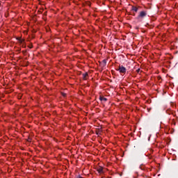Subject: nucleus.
Wrapping results in <instances>:
<instances>
[{
    "label": "nucleus",
    "mask_w": 178,
    "mask_h": 178,
    "mask_svg": "<svg viewBox=\"0 0 178 178\" xmlns=\"http://www.w3.org/2000/svg\"><path fill=\"white\" fill-rule=\"evenodd\" d=\"M147 16V13L145 11H141L138 16V19H143Z\"/></svg>",
    "instance_id": "obj_1"
},
{
    "label": "nucleus",
    "mask_w": 178,
    "mask_h": 178,
    "mask_svg": "<svg viewBox=\"0 0 178 178\" xmlns=\"http://www.w3.org/2000/svg\"><path fill=\"white\" fill-rule=\"evenodd\" d=\"M118 71L120 73H126V67H123V65H121L119 67Z\"/></svg>",
    "instance_id": "obj_2"
},
{
    "label": "nucleus",
    "mask_w": 178,
    "mask_h": 178,
    "mask_svg": "<svg viewBox=\"0 0 178 178\" xmlns=\"http://www.w3.org/2000/svg\"><path fill=\"white\" fill-rule=\"evenodd\" d=\"M83 80H87L88 79V73L86 72L82 74Z\"/></svg>",
    "instance_id": "obj_3"
},
{
    "label": "nucleus",
    "mask_w": 178,
    "mask_h": 178,
    "mask_svg": "<svg viewBox=\"0 0 178 178\" xmlns=\"http://www.w3.org/2000/svg\"><path fill=\"white\" fill-rule=\"evenodd\" d=\"M97 172L99 173H104V168H102V167H100L97 169Z\"/></svg>",
    "instance_id": "obj_4"
},
{
    "label": "nucleus",
    "mask_w": 178,
    "mask_h": 178,
    "mask_svg": "<svg viewBox=\"0 0 178 178\" xmlns=\"http://www.w3.org/2000/svg\"><path fill=\"white\" fill-rule=\"evenodd\" d=\"M132 10H134V12H138V8L134 6L132 7Z\"/></svg>",
    "instance_id": "obj_5"
},
{
    "label": "nucleus",
    "mask_w": 178,
    "mask_h": 178,
    "mask_svg": "<svg viewBox=\"0 0 178 178\" xmlns=\"http://www.w3.org/2000/svg\"><path fill=\"white\" fill-rule=\"evenodd\" d=\"M100 101H104L105 102L107 101V99L106 97H100Z\"/></svg>",
    "instance_id": "obj_6"
},
{
    "label": "nucleus",
    "mask_w": 178,
    "mask_h": 178,
    "mask_svg": "<svg viewBox=\"0 0 178 178\" xmlns=\"http://www.w3.org/2000/svg\"><path fill=\"white\" fill-rule=\"evenodd\" d=\"M19 42H23V40L20 39Z\"/></svg>",
    "instance_id": "obj_7"
},
{
    "label": "nucleus",
    "mask_w": 178,
    "mask_h": 178,
    "mask_svg": "<svg viewBox=\"0 0 178 178\" xmlns=\"http://www.w3.org/2000/svg\"><path fill=\"white\" fill-rule=\"evenodd\" d=\"M63 97H65V94H63Z\"/></svg>",
    "instance_id": "obj_8"
}]
</instances>
